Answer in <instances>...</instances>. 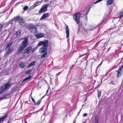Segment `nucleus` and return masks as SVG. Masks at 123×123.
<instances>
[{
	"mask_svg": "<svg viewBox=\"0 0 123 123\" xmlns=\"http://www.w3.org/2000/svg\"><path fill=\"white\" fill-rule=\"evenodd\" d=\"M21 32V30H18L16 31L15 34L17 36H18L20 35Z\"/></svg>",
	"mask_w": 123,
	"mask_h": 123,
	"instance_id": "393cba45",
	"label": "nucleus"
},
{
	"mask_svg": "<svg viewBox=\"0 0 123 123\" xmlns=\"http://www.w3.org/2000/svg\"><path fill=\"white\" fill-rule=\"evenodd\" d=\"M3 25L2 24H0V30L1 29L3 28Z\"/></svg>",
	"mask_w": 123,
	"mask_h": 123,
	"instance_id": "c9c22d12",
	"label": "nucleus"
},
{
	"mask_svg": "<svg viewBox=\"0 0 123 123\" xmlns=\"http://www.w3.org/2000/svg\"><path fill=\"white\" fill-rule=\"evenodd\" d=\"M7 115H6L3 117L0 118V123L4 120L7 117Z\"/></svg>",
	"mask_w": 123,
	"mask_h": 123,
	"instance_id": "6ab92c4d",
	"label": "nucleus"
},
{
	"mask_svg": "<svg viewBox=\"0 0 123 123\" xmlns=\"http://www.w3.org/2000/svg\"><path fill=\"white\" fill-rule=\"evenodd\" d=\"M98 97L99 98L101 96V91H98Z\"/></svg>",
	"mask_w": 123,
	"mask_h": 123,
	"instance_id": "cd10ccee",
	"label": "nucleus"
},
{
	"mask_svg": "<svg viewBox=\"0 0 123 123\" xmlns=\"http://www.w3.org/2000/svg\"><path fill=\"white\" fill-rule=\"evenodd\" d=\"M42 45L44 46H48V41L47 40H45L44 41H41L39 42L37 44L38 46H41Z\"/></svg>",
	"mask_w": 123,
	"mask_h": 123,
	"instance_id": "20e7f679",
	"label": "nucleus"
},
{
	"mask_svg": "<svg viewBox=\"0 0 123 123\" xmlns=\"http://www.w3.org/2000/svg\"><path fill=\"white\" fill-rule=\"evenodd\" d=\"M86 20H87V16H86Z\"/></svg>",
	"mask_w": 123,
	"mask_h": 123,
	"instance_id": "a18cd8bd",
	"label": "nucleus"
},
{
	"mask_svg": "<svg viewBox=\"0 0 123 123\" xmlns=\"http://www.w3.org/2000/svg\"><path fill=\"white\" fill-rule=\"evenodd\" d=\"M36 63L35 61H33L31 62L30 64L28 66V67H31L35 65V63Z\"/></svg>",
	"mask_w": 123,
	"mask_h": 123,
	"instance_id": "412c9836",
	"label": "nucleus"
},
{
	"mask_svg": "<svg viewBox=\"0 0 123 123\" xmlns=\"http://www.w3.org/2000/svg\"><path fill=\"white\" fill-rule=\"evenodd\" d=\"M28 8V7L27 6H25L24 8V10L25 11L27 10Z\"/></svg>",
	"mask_w": 123,
	"mask_h": 123,
	"instance_id": "2f4dec72",
	"label": "nucleus"
},
{
	"mask_svg": "<svg viewBox=\"0 0 123 123\" xmlns=\"http://www.w3.org/2000/svg\"><path fill=\"white\" fill-rule=\"evenodd\" d=\"M23 39V40L21 43V46L25 48L27 47L28 45V39L26 37H25Z\"/></svg>",
	"mask_w": 123,
	"mask_h": 123,
	"instance_id": "f03ea898",
	"label": "nucleus"
},
{
	"mask_svg": "<svg viewBox=\"0 0 123 123\" xmlns=\"http://www.w3.org/2000/svg\"><path fill=\"white\" fill-rule=\"evenodd\" d=\"M80 14L79 13H77L73 15V18L76 23L79 25L80 23Z\"/></svg>",
	"mask_w": 123,
	"mask_h": 123,
	"instance_id": "7ed1b4c3",
	"label": "nucleus"
},
{
	"mask_svg": "<svg viewBox=\"0 0 123 123\" xmlns=\"http://www.w3.org/2000/svg\"><path fill=\"white\" fill-rule=\"evenodd\" d=\"M27 123V122H26V123Z\"/></svg>",
	"mask_w": 123,
	"mask_h": 123,
	"instance_id": "3c124183",
	"label": "nucleus"
},
{
	"mask_svg": "<svg viewBox=\"0 0 123 123\" xmlns=\"http://www.w3.org/2000/svg\"><path fill=\"white\" fill-rule=\"evenodd\" d=\"M123 17V14L120 16V18H121Z\"/></svg>",
	"mask_w": 123,
	"mask_h": 123,
	"instance_id": "58836bf2",
	"label": "nucleus"
},
{
	"mask_svg": "<svg viewBox=\"0 0 123 123\" xmlns=\"http://www.w3.org/2000/svg\"><path fill=\"white\" fill-rule=\"evenodd\" d=\"M102 62H103V61H102L99 64V65H98V67L99 66H100V65H101L102 63Z\"/></svg>",
	"mask_w": 123,
	"mask_h": 123,
	"instance_id": "4c0bfd02",
	"label": "nucleus"
},
{
	"mask_svg": "<svg viewBox=\"0 0 123 123\" xmlns=\"http://www.w3.org/2000/svg\"><path fill=\"white\" fill-rule=\"evenodd\" d=\"M7 123H9V121H8L7 122Z\"/></svg>",
	"mask_w": 123,
	"mask_h": 123,
	"instance_id": "de8ad7c7",
	"label": "nucleus"
},
{
	"mask_svg": "<svg viewBox=\"0 0 123 123\" xmlns=\"http://www.w3.org/2000/svg\"><path fill=\"white\" fill-rule=\"evenodd\" d=\"M95 123H98V117H95Z\"/></svg>",
	"mask_w": 123,
	"mask_h": 123,
	"instance_id": "c85d7f7f",
	"label": "nucleus"
},
{
	"mask_svg": "<svg viewBox=\"0 0 123 123\" xmlns=\"http://www.w3.org/2000/svg\"><path fill=\"white\" fill-rule=\"evenodd\" d=\"M13 43L10 42L7 44L6 47V48L9 49L10 46L12 45Z\"/></svg>",
	"mask_w": 123,
	"mask_h": 123,
	"instance_id": "4be33fe9",
	"label": "nucleus"
},
{
	"mask_svg": "<svg viewBox=\"0 0 123 123\" xmlns=\"http://www.w3.org/2000/svg\"><path fill=\"white\" fill-rule=\"evenodd\" d=\"M84 55H85V54L82 55H81V56H80L79 57H81L82 56H84Z\"/></svg>",
	"mask_w": 123,
	"mask_h": 123,
	"instance_id": "37998d69",
	"label": "nucleus"
},
{
	"mask_svg": "<svg viewBox=\"0 0 123 123\" xmlns=\"http://www.w3.org/2000/svg\"><path fill=\"white\" fill-rule=\"evenodd\" d=\"M12 83L10 82L6 83L5 85H3L2 86L1 89L2 90L0 91L4 93L5 90L9 88L12 86Z\"/></svg>",
	"mask_w": 123,
	"mask_h": 123,
	"instance_id": "f257e3e1",
	"label": "nucleus"
},
{
	"mask_svg": "<svg viewBox=\"0 0 123 123\" xmlns=\"http://www.w3.org/2000/svg\"><path fill=\"white\" fill-rule=\"evenodd\" d=\"M27 123V122H26V123Z\"/></svg>",
	"mask_w": 123,
	"mask_h": 123,
	"instance_id": "864d4df0",
	"label": "nucleus"
},
{
	"mask_svg": "<svg viewBox=\"0 0 123 123\" xmlns=\"http://www.w3.org/2000/svg\"><path fill=\"white\" fill-rule=\"evenodd\" d=\"M25 48L21 46H20L18 47V54H19L21 53V52Z\"/></svg>",
	"mask_w": 123,
	"mask_h": 123,
	"instance_id": "ddd939ff",
	"label": "nucleus"
},
{
	"mask_svg": "<svg viewBox=\"0 0 123 123\" xmlns=\"http://www.w3.org/2000/svg\"><path fill=\"white\" fill-rule=\"evenodd\" d=\"M31 70H28L27 71V72L26 73V74H29L31 73Z\"/></svg>",
	"mask_w": 123,
	"mask_h": 123,
	"instance_id": "473e14b6",
	"label": "nucleus"
},
{
	"mask_svg": "<svg viewBox=\"0 0 123 123\" xmlns=\"http://www.w3.org/2000/svg\"><path fill=\"white\" fill-rule=\"evenodd\" d=\"M41 100H39L38 102L37 103H35V105H38L40 104L41 103Z\"/></svg>",
	"mask_w": 123,
	"mask_h": 123,
	"instance_id": "7c9ffc66",
	"label": "nucleus"
},
{
	"mask_svg": "<svg viewBox=\"0 0 123 123\" xmlns=\"http://www.w3.org/2000/svg\"><path fill=\"white\" fill-rule=\"evenodd\" d=\"M48 90H47V91H46V93H47L48 92Z\"/></svg>",
	"mask_w": 123,
	"mask_h": 123,
	"instance_id": "49530a36",
	"label": "nucleus"
},
{
	"mask_svg": "<svg viewBox=\"0 0 123 123\" xmlns=\"http://www.w3.org/2000/svg\"><path fill=\"white\" fill-rule=\"evenodd\" d=\"M19 16H17L16 17L14 18L13 19V20L15 21H18L19 20Z\"/></svg>",
	"mask_w": 123,
	"mask_h": 123,
	"instance_id": "c756f323",
	"label": "nucleus"
},
{
	"mask_svg": "<svg viewBox=\"0 0 123 123\" xmlns=\"http://www.w3.org/2000/svg\"><path fill=\"white\" fill-rule=\"evenodd\" d=\"M123 67V65H122L121 67L119 68L117 72V77H118L121 76V73L122 72V69Z\"/></svg>",
	"mask_w": 123,
	"mask_h": 123,
	"instance_id": "9d476101",
	"label": "nucleus"
},
{
	"mask_svg": "<svg viewBox=\"0 0 123 123\" xmlns=\"http://www.w3.org/2000/svg\"><path fill=\"white\" fill-rule=\"evenodd\" d=\"M88 12H89V11H88V12H86V16H87V14H88Z\"/></svg>",
	"mask_w": 123,
	"mask_h": 123,
	"instance_id": "79ce46f5",
	"label": "nucleus"
},
{
	"mask_svg": "<svg viewBox=\"0 0 123 123\" xmlns=\"http://www.w3.org/2000/svg\"><path fill=\"white\" fill-rule=\"evenodd\" d=\"M90 10V9H89V10L88 11H89Z\"/></svg>",
	"mask_w": 123,
	"mask_h": 123,
	"instance_id": "09e8293b",
	"label": "nucleus"
},
{
	"mask_svg": "<svg viewBox=\"0 0 123 123\" xmlns=\"http://www.w3.org/2000/svg\"><path fill=\"white\" fill-rule=\"evenodd\" d=\"M47 52H45V53L43 54L41 56V58L45 57L47 56Z\"/></svg>",
	"mask_w": 123,
	"mask_h": 123,
	"instance_id": "b1692460",
	"label": "nucleus"
},
{
	"mask_svg": "<svg viewBox=\"0 0 123 123\" xmlns=\"http://www.w3.org/2000/svg\"><path fill=\"white\" fill-rule=\"evenodd\" d=\"M66 27L65 29L66 30V37L67 38H68L69 37V30L68 28V26L66 25H65Z\"/></svg>",
	"mask_w": 123,
	"mask_h": 123,
	"instance_id": "0eeeda50",
	"label": "nucleus"
},
{
	"mask_svg": "<svg viewBox=\"0 0 123 123\" xmlns=\"http://www.w3.org/2000/svg\"><path fill=\"white\" fill-rule=\"evenodd\" d=\"M45 35V34L42 33H40L35 35L36 37L37 38H40L43 37Z\"/></svg>",
	"mask_w": 123,
	"mask_h": 123,
	"instance_id": "f8f14e48",
	"label": "nucleus"
},
{
	"mask_svg": "<svg viewBox=\"0 0 123 123\" xmlns=\"http://www.w3.org/2000/svg\"><path fill=\"white\" fill-rule=\"evenodd\" d=\"M9 96L8 95H5L4 96L1 97L0 98V100H3L4 99H5L6 98H9V97H6L7 96Z\"/></svg>",
	"mask_w": 123,
	"mask_h": 123,
	"instance_id": "aec40b11",
	"label": "nucleus"
},
{
	"mask_svg": "<svg viewBox=\"0 0 123 123\" xmlns=\"http://www.w3.org/2000/svg\"><path fill=\"white\" fill-rule=\"evenodd\" d=\"M31 76L29 75L28 77H26L23 80L22 82H27L29 80L31 79Z\"/></svg>",
	"mask_w": 123,
	"mask_h": 123,
	"instance_id": "dca6fc26",
	"label": "nucleus"
},
{
	"mask_svg": "<svg viewBox=\"0 0 123 123\" xmlns=\"http://www.w3.org/2000/svg\"><path fill=\"white\" fill-rule=\"evenodd\" d=\"M32 47L31 46H29L25 50L24 53H26L27 54H29L31 53L30 50H31Z\"/></svg>",
	"mask_w": 123,
	"mask_h": 123,
	"instance_id": "6e6552de",
	"label": "nucleus"
},
{
	"mask_svg": "<svg viewBox=\"0 0 123 123\" xmlns=\"http://www.w3.org/2000/svg\"><path fill=\"white\" fill-rule=\"evenodd\" d=\"M81 109H80V111L79 112H78V114H79V113H80V111H81Z\"/></svg>",
	"mask_w": 123,
	"mask_h": 123,
	"instance_id": "c03bdc74",
	"label": "nucleus"
},
{
	"mask_svg": "<svg viewBox=\"0 0 123 123\" xmlns=\"http://www.w3.org/2000/svg\"><path fill=\"white\" fill-rule=\"evenodd\" d=\"M31 99L32 101L35 104L36 103V102L34 99L32 97H31Z\"/></svg>",
	"mask_w": 123,
	"mask_h": 123,
	"instance_id": "f704fd0d",
	"label": "nucleus"
},
{
	"mask_svg": "<svg viewBox=\"0 0 123 123\" xmlns=\"http://www.w3.org/2000/svg\"><path fill=\"white\" fill-rule=\"evenodd\" d=\"M48 46H44L40 48L39 50V53L42 54L46 51L47 50Z\"/></svg>",
	"mask_w": 123,
	"mask_h": 123,
	"instance_id": "423d86ee",
	"label": "nucleus"
},
{
	"mask_svg": "<svg viewBox=\"0 0 123 123\" xmlns=\"http://www.w3.org/2000/svg\"><path fill=\"white\" fill-rule=\"evenodd\" d=\"M41 3L42 2L40 1L38 2H36L34 4L32 7H33V8H35L36 6L40 5ZM32 7V6H31V7Z\"/></svg>",
	"mask_w": 123,
	"mask_h": 123,
	"instance_id": "f3484780",
	"label": "nucleus"
},
{
	"mask_svg": "<svg viewBox=\"0 0 123 123\" xmlns=\"http://www.w3.org/2000/svg\"><path fill=\"white\" fill-rule=\"evenodd\" d=\"M87 57H88V56L87 57Z\"/></svg>",
	"mask_w": 123,
	"mask_h": 123,
	"instance_id": "8fccbe9b",
	"label": "nucleus"
},
{
	"mask_svg": "<svg viewBox=\"0 0 123 123\" xmlns=\"http://www.w3.org/2000/svg\"><path fill=\"white\" fill-rule=\"evenodd\" d=\"M49 6V5L48 4L44 5H43L39 12V13H42L46 11L47 10L48 6Z\"/></svg>",
	"mask_w": 123,
	"mask_h": 123,
	"instance_id": "39448f33",
	"label": "nucleus"
},
{
	"mask_svg": "<svg viewBox=\"0 0 123 123\" xmlns=\"http://www.w3.org/2000/svg\"><path fill=\"white\" fill-rule=\"evenodd\" d=\"M38 48V47H36L35 48H34L32 49H31L32 50L31 51V52L32 53L34 52Z\"/></svg>",
	"mask_w": 123,
	"mask_h": 123,
	"instance_id": "a878e982",
	"label": "nucleus"
},
{
	"mask_svg": "<svg viewBox=\"0 0 123 123\" xmlns=\"http://www.w3.org/2000/svg\"><path fill=\"white\" fill-rule=\"evenodd\" d=\"M14 49V48L13 47H11L10 48L8 52H6L5 54V55H8L11 52H12V50Z\"/></svg>",
	"mask_w": 123,
	"mask_h": 123,
	"instance_id": "4468645a",
	"label": "nucleus"
},
{
	"mask_svg": "<svg viewBox=\"0 0 123 123\" xmlns=\"http://www.w3.org/2000/svg\"><path fill=\"white\" fill-rule=\"evenodd\" d=\"M3 93V92H2L0 91V95Z\"/></svg>",
	"mask_w": 123,
	"mask_h": 123,
	"instance_id": "a19ab883",
	"label": "nucleus"
},
{
	"mask_svg": "<svg viewBox=\"0 0 123 123\" xmlns=\"http://www.w3.org/2000/svg\"><path fill=\"white\" fill-rule=\"evenodd\" d=\"M18 19V21L20 24H21L22 23H24V20L22 17L19 16Z\"/></svg>",
	"mask_w": 123,
	"mask_h": 123,
	"instance_id": "2eb2a0df",
	"label": "nucleus"
},
{
	"mask_svg": "<svg viewBox=\"0 0 123 123\" xmlns=\"http://www.w3.org/2000/svg\"><path fill=\"white\" fill-rule=\"evenodd\" d=\"M49 14L48 13L45 14V13H44L41 18H40V20H42L43 19H45L46 18L49 17Z\"/></svg>",
	"mask_w": 123,
	"mask_h": 123,
	"instance_id": "9b49d317",
	"label": "nucleus"
},
{
	"mask_svg": "<svg viewBox=\"0 0 123 123\" xmlns=\"http://www.w3.org/2000/svg\"><path fill=\"white\" fill-rule=\"evenodd\" d=\"M113 1V0H107V5H111Z\"/></svg>",
	"mask_w": 123,
	"mask_h": 123,
	"instance_id": "a211bd4d",
	"label": "nucleus"
},
{
	"mask_svg": "<svg viewBox=\"0 0 123 123\" xmlns=\"http://www.w3.org/2000/svg\"><path fill=\"white\" fill-rule=\"evenodd\" d=\"M10 24V22H8V23H6L4 24V26H7L8 25Z\"/></svg>",
	"mask_w": 123,
	"mask_h": 123,
	"instance_id": "72a5a7b5",
	"label": "nucleus"
},
{
	"mask_svg": "<svg viewBox=\"0 0 123 123\" xmlns=\"http://www.w3.org/2000/svg\"><path fill=\"white\" fill-rule=\"evenodd\" d=\"M123 10H121L119 12V16L120 18V16H121L122 14H123Z\"/></svg>",
	"mask_w": 123,
	"mask_h": 123,
	"instance_id": "bb28decb",
	"label": "nucleus"
},
{
	"mask_svg": "<svg viewBox=\"0 0 123 123\" xmlns=\"http://www.w3.org/2000/svg\"><path fill=\"white\" fill-rule=\"evenodd\" d=\"M19 65L20 68H24L25 66L24 65L23 63V62H21L19 64Z\"/></svg>",
	"mask_w": 123,
	"mask_h": 123,
	"instance_id": "5701e85b",
	"label": "nucleus"
},
{
	"mask_svg": "<svg viewBox=\"0 0 123 123\" xmlns=\"http://www.w3.org/2000/svg\"><path fill=\"white\" fill-rule=\"evenodd\" d=\"M87 113H85L83 115V117H85V116H87Z\"/></svg>",
	"mask_w": 123,
	"mask_h": 123,
	"instance_id": "e433bc0d",
	"label": "nucleus"
},
{
	"mask_svg": "<svg viewBox=\"0 0 123 123\" xmlns=\"http://www.w3.org/2000/svg\"><path fill=\"white\" fill-rule=\"evenodd\" d=\"M28 28L30 30H34V32L36 31L37 30V28L36 27L33 25H30L28 26Z\"/></svg>",
	"mask_w": 123,
	"mask_h": 123,
	"instance_id": "1a4fd4ad",
	"label": "nucleus"
},
{
	"mask_svg": "<svg viewBox=\"0 0 123 123\" xmlns=\"http://www.w3.org/2000/svg\"><path fill=\"white\" fill-rule=\"evenodd\" d=\"M27 123V122H26V123Z\"/></svg>",
	"mask_w": 123,
	"mask_h": 123,
	"instance_id": "603ef678",
	"label": "nucleus"
},
{
	"mask_svg": "<svg viewBox=\"0 0 123 123\" xmlns=\"http://www.w3.org/2000/svg\"><path fill=\"white\" fill-rule=\"evenodd\" d=\"M61 73V72H59V73H58V74H56L58 75H59Z\"/></svg>",
	"mask_w": 123,
	"mask_h": 123,
	"instance_id": "ea45409f",
	"label": "nucleus"
}]
</instances>
